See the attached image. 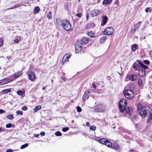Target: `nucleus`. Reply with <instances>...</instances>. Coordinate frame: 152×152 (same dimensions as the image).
Here are the masks:
<instances>
[{
    "mask_svg": "<svg viewBox=\"0 0 152 152\" xmlns=\"http://www.w3.org/2000/svg\"><path fill=\"white\" fill-rule=\"evenodd\" d=\"M150 109L148 107H142L137 109V113L142 118L146 117L147 115H149L150 113Z\"/></svg>",
    "mask_w": 152,
    "mask_h": 152,
    "instance_id": "obj_1",
    "label": "nucleus"
},
{
    "mask_svg": "<svg viewBox=\"0 0 152 152\" xmlns=\"http://www.w3.org/2000/svg\"><path fill=\"white\" fill-rule=\"evenodd\" d=\"M127 104V101L125 98H122L120 100L119 103V108L120 112L122 113L124 111Z\"/></svg>",
    "mask_w": 152,
    "mask_h": 152,
    "instance_id": "obj_2",
    "label": "nucleus"
},
{
    "mask_svg": "<svg viewBox=\"0 0 152 152\" xmlns=\"http://www.w3.org/2000/svg\"><path fill=\"white\" fill-rule=\"evenodd\" d=\"M125 97L129 99H131L134 96V94L133 92L129 89H125L123 91Z\"/></svg>",
    "mask_w": 152,
    "mask_h": 152,
    "instance_id": "obj_3",
    "label": "nucleus"
},
{
    "mask_svg": "<svg viewBox=\"0 0 152 152\" xmlns=\"http://www.w3.org/2000/svg\"><path fill=\"white\" fill-rule=\"evenodd\" d=\"M62 26L63 28L65 30L69 31L71 30V25L69 23V21L66 19L64 20L63 21Z\"/></svg>",
    "mask_w": 152,
    "mask_h": 152,
    "instance_id": "obj_4",
    "label": "nucleus"
},
{
    "mask_svg": "<svg viewBox=\"0 0 152 152\" xmlns=\"http://www.w3.org/2000/svg\"><path fill=\"white\" fill-rule=\"evenodd\" d=\"M99 142L100 143L106 145L108 147L111 148L112 147V143L110 141L105 138L100 139L99 140Z\"/></svg>",
    "mask_w": 152,
    "mask_h": 152,
    "instance_id": "obj_5",
    "label": "nucleus"
},
{
    "mask_svg": "<svg viewBox=\"0 0 152 152\" xmlns=\"http://www.w3.org/2000/svg\"><path fill=\"white\" fill-rule=\"evenodd\" d=\"M114 31V28L112 27H109L105 29L104 31V34L111 35Z\"/></svg>",
    "mask_w": 152,
    "mask_h": 152,
    "instance_id": "obj_6",
    "label": "nucleus"
},
{
    "mask_svg": "<svg viewBox=\"0 0 152 152\" xmlns=\"http://www.w3.org/2000/svg\"><path fill=\"white\" fill-rule=\"evenodd\" d=\"M12 79L10 78L9 76L0 80V86L12 82Z\"/></svg>",
    "mask_w": 152,
    "mask_h": 152,
    "instance_id": "obj_7",
    "label": "nucleus"
},
{
    "mask_svg": "<svg viewBox=\"0 0 152 152\" xmlns=\"http://www.w3.org/2000/svg\"><path fill=\"white\" fill-rule=\"evenodd\" d=\"M27 72L29 79L31 81H34L36 79L34 72L32 71H28Z\"/></svg>",
    "mask_w": 152,
    "mask_h": 152,
    "instance_id": "obj_8",
    "label": "nucleus"
},
{
    "mask_svg": "<svg viewBox=\"0 0 152 152\" xmlns=\"http://www.w3.org/2000/svg\"><path fill=\"white\" fill-rule=\"evenodd\" d=\"M82 45L80 44V41H77L75 46V50L76 53H78L82 50Z\"/></svg>",
    "mask_w": 152,
    "mask_h": 152,
    "instance_id": "obj_9",
    "label": "nucleus"
},
{
    "mask_svg": "<svg viewBox=\"0 0 152 152\" xmlns=\"http://www.w3.org/2000/svg\"><path fill=\"white\" fill-rule=\"evenodd\" d=\"M71 56V55L70 53H68L65 54L63 57L62 64H64L66 61L68 60Z\"/></svg>",
    "mask_w": 152,
    "mask_h": 152,
    "instance_id": "obj_10",
    "label": "nucleus"
},
{
    "mask_svg": "<svg viewBox=\"0 0 152 152\" xmlns=\"http://www.w3.org/2000/svg\"><path fill=\"white\" fill-rule=\"evenodd\" d=\"M100 11L97 9H94L90 12V15L92 17L97 16L99 15Z\"/></svg>",
    "mask_w": 152,
    "mask_h": 152,
    "instance_id": "obj_11",
    "label": "nucleus"
},
{
    "mask_svg": "<svg viewBox=\"0 0 152 152\" xmlns=\"http://www.w3.org/2000/svg\"><path fill=\"white\" fill-rule=\"evenodd\" d=\"M90 91L89 90H87L86 91L83 95V100H86V99H88V98L89 95H90Z\"/></svg>",
    "mask_w": 152,
    "mask_h": 152,
    "instance_id": "obj_12",
    "label": "nucleus"
},
{
    "mask_svg": "<svg viewBox=\"0 0 152 152\" xmlns=\"http://www.w3.org/2000/svg\"><path fill=\"white\" fill-rule=\"evenodd\" d=\"M89 39L87 37H84L80 42V44L83 45H85L87 43Z\"/></svg>",
    "mask_w": 152,
    "mask_h": 152,
    "instance_id": "obj_13",
    "label": "nucleus"
},
{
    "mask_svg": "<svg viewBox=\"0 0 152 152\" xmlns=\"http://www.w3.org/2000/svg\"><path fill=\"white\" fill-rule=\"evenodd\" d=\"M102 19L101 25V26H104L106 23L108 19L106 16L103 15L102 16Z\"/></svg>",
    "mask_w": 152,
    "mask_h": 152,
    "instance_id": "obj_14",
    "label": "nucleus"
},
{
    "mask_svg": "<svg viewBox=\"0 0 152 152\" xmlns=\"http://www.w3.org/2000/svg\"><path fill=\"white\" fill-rule=\"evenodd\" d=\"M137 77V75L134 74H131L129 76V79L131 81H135Z\"/></svg>",
    "mask_w": 152,
    "mask_h": 152,
    "instance_id": "obj_15",
    "label": "nucleus"
},
{
    "mask_svg": "<svg viewBox=\"0 0 152 152\" xmlns=\"http://www.w3.org/2000/svg\"><path fill=\"white\" fill-rule=\"evenodd\" d=\"M21 74H19L18 73H17L16 74H14V75L9 76V77L10 78V79L11 78L12 79V82L15 79L17 78Z\"/></svg>",
    "mask_w": 152,
    "mask_h": 152,
    "instance_id": "obj_16",
    "label": "nucleus"
},
{
    "mask_svg": "<svg viewBox=\"0 0 152 152\" xmlns=\"http://www.w3.org/2000/svg\"><path fill=\"white\" fill-rule=\"evenodd\" d=\"M145 71L144 69H140L138 72V75L140 77L145 76Z\"/></svg>",
    "mask_w": 152,
    "mask_h": 152,
    "instance_id": "obj_17",
    "label": "nucleus"
},
{
    "mask_svg": "<svg viewBox=\"0 0 152 152\" xmlns=\"http://www.w3.org/2000/svg\"><path fill=\"white\" fill-rule=\"evenodd\" d=\"M63 21H64V20H62L60 18H57L56 20L57 24L59 26H62Z\"/></svg>",
    "mask_w": 152,
    "mask_h": 152,
    "instance_id": "obj_18",
    "label": "nucleus"
},
{
    "mask_svg": "<svg viewBox=\"0 0 152 152\" xmlns=\"http://www.w3.org/2000/svg\"><path fill=\"white\" fill-rule=\"evenodd\" d=\"M137 61L139 63V65L141 66L140 67L143 68L142 69L145 70V69H148V67L147 66L144 65L142 62L138 60H137Z\"/></svg>",
    "mask_w": 152,
    "mask_h": 152,
    "instance_id": "obj_19",
    "label": "nucleus"
},
{
    "mask_svg": "<svg viewBox=\"0 0 152 152\" xmlns=\"http://www.w3.org/2000/svg\"><path fill=\"white\" fill-rule=\"evenodd\" d=\"M126 113L129 115L131 114L132 112V107H127L126 108H125V109Z\"/></svg>",
    "mask_w": 152,
    "mask_h": 152,
    "instance_id": "obj_20",
    "label": "nucleus"
},
{
    "mask_svg": "<svg viewBox=\"0 0 152 152\" xmlns=\"http://www.w3.org/2000/svg\"><path fill=\"white\" fill-rule=\"evenodd\" d=\"M140 66L139 64H136V63H134L132 66L133 68L136 70H140Z\"/></svg>",
    "mask_w": 152,
    "mask_h": 152,
    "instance_id": "obj_21",
    "label": "nucleus"
},
{
    "mask_svg": "<svg viewBox=\"0 0 152 152\" xmlns=\"http://www.w3.org/2000/svg\"><path fill=\"white\" fill-rule=\"evenodd\" d=\"M11 91V88H8L7 89H5L3 90L1 92V93L2 94H7L8 93L10 92Z\"/></svg>",
    "mask_w": 152,
    "mask_h": 152,
    "instance_id": "obj_22",
    "label": "nucleus"
},
{
    "mask_svg": "<svg viewBox=\"0 0 152 152\" xmlns=\"http://www.w3.org/2000/svg\"><path fill=\"white\" fill-rule=\"evenodd\" d=\"M136 29H137L134 26H132L130 30V32L131 33L134 34L136 31Z\"/></svg>",
    "mask_w": 152,
    "mask_h": 152,
    "instance_id": "obj_23",
    "label": "nucleus"
},
{
    "mask_svg": "<svg viewBox=\"0 0 152 152\" xmlns=\"http://www.w3.org/2000/svg\"><path fill=\"white\" fill-rule=\"evenodd\" d=\"M107 39L106 37L104 36L101 38L99 40V42L100 43H103Z\"/></svg>",
    "mask_w": 152,
    "mask_h": 152,
    "instance_id": "obj_24",
    "label": "nucleus"
},
{
    "mask_svg": "<svg viewBox=\"0 0 152 152\" xmlns=\"http://www.w3.org/2000/svg\"><path fill=\"white\" fill-rule=\"evenodd\" d=\"M147 122L148 123H152V112L150 115L149 117L148 118Z\"/></svg>",
    "mask_w": 152,
    "mask_h": 152,
    "instance_id": "obj_25",
    "label": "nucleus"
},
{
    "mask_svg": "<svg viewBox=\"0 0 152 152\" xmlns=\"http://www.w3.org/2000/svg\"><path fill=\"white\" fill-rule=\"evenodd\" d=\"M112 2V0H104L102 2L103 5L108 4L111 3Z\"/></svg>",
    "mask_w": 152,
    "mask_h": 152,
    "instance_id": "obj_26",
    "label": "nucleus"
},
{
    "mask_svg": "<svg viewBox=\"0 0 152 152\" xmlns=\"http://www.w3.org/2000/svg\"><path fill=\"white\" fill-rule=\"evenodd\" d=\"M40 10L39 7L38 6H36L34 8V13L36 14L38 13Z\"/></svg>",
    "mask_w": 152,
    "mask_h": 152,
    "instance_id": "obj_27",
    "label": "nucleus"
},
{
    "mask_svg": "<svg viewBox=\"0 0 152 152\" xmlns=\"http://www.w3.org/2000/svg\"><path fill=\"white\" fill-rule=\"evenodd\" d=\"M95 26V24L93 22H90L88 23L86 26V28H89L91 27H93Z\"/></svg>",
    "mask_w": 152,
    "mask_h": 152,
    "instance_id": "obj_28",
    "label": "nucleus"
},
{
    "mask_svg": "<svg viewBox=\"0 0 152 152\" xmlns=\"http://www.w3.org/2000/svg\"><path fill=\"white\" fill-rule=\"evenodd\" d=\"M142 22L140 21L133 25V26L137 29H138L140 26Z\"/></svg>",
    "mask_w": 152,
    "mask_h": 152,
    "instance_id": "obj_29",
    "label": "nucleus"
},
{
    "mask_svg": "<svg viewBox=\"0 0 152 152\" xmlns=\"http://www.w3.org/2000/svg\"><path fill=\"white\" fill-rule=\"evenodd\" d=\"M17 93L18 94L20 95H23L25 94V91H20V90H18L17 91Z\"/></svg>",
    "mask_w": 152,
    "mask_h": 152,
    "instance_id": "obj_30",
    "label": "nucleus"
},
{
    "mask_svg": "<svg viewBox=\"0 0 152 152\" xmlns=\"http://www.w3.org/2000/svg\"><path fill=\"white\" fill-rule=\"evenodd\" d=\"M6 127L8 128L12 127L14 128L15 127V125L14 124H12L11 123H9L6 125Z\"/></svg>",
    "mask_w": 152,
    "mask_h": 152,
    "instance_id": "obj_31",
    "label": "nucleus"
},
{
    "mask_svg": "<svg viewBox=\"0 0 152 152\" xmlns=\"http://www.w3.org/2000/svg\"><path fill=\"white\" fill-rule=\"evenodd\" d=\"M94 111L96 112H101L102 111V110L101 108L98 107H96Z\"/></svg>",
    "mask_w": 152,
    "mask_h": 152,
    "instance_id": "obj_32",
    "label": "nucleus"
},
{
    "mask_svg": "<svg viewBox=\"0 0 152 152\" xmlns=\"http://www.w3.org/2000/svg\"><path fill=\"white\" fill-rule=\"evenodd\" d=\"M137 45L136 44H133L132 46V50L133 51H134L136 50L137 49Z\"/></svg>",
    "mask_w": 152,
    "mask_h": 152,
    "instance_id": "obj_33",
    "label": "nucleus"
},
{
    "mask_svg": "<svg viewBox=\"0 0 152 152\" xmlns=\"http://www.w3.org/2000/svg\"><path fill=\"white\" fill-rule=\"evenodd\" d=\"M41 108V106L40 105H38L36 106L35 108L34 109V110L35 112H37L38 110H40Z\"/></svg>",
    "mask_w": 152,
    "mask_h": 152,
    "instance_id": "obj_34",
    "label": "nucleus"
},
{
    "mask_svg": "<svg viewBox=\"0 0 152 152\" xmlns=\"http://www.w3.org/2000/svg\"><path fill=\"white\" fill-rule=\"evenodd\" d=\"M88 35L91 37H94V34L92 31H90L88 33Z\"/></svg>",
    "mask_w": 152,
    "mask_h": 152,
    "instance_id": "obj_35",
    "label": "nucleus"
},
{
    "mask_svg": "<svg viewBox=\"0 0 152 152\" xmlns=\"http://www.w3.org/2000/svg\"><path fill=\"white\" fill-rule=\"evenodd\" d=\"M52 12H49L48 13L47 15V17L49 19H51L52 18V15H51Z\"/></svg>",
    "mask_w": 152,
    "mask_h": 152,
    "instance_id": "obj_36",
    "label": "nucleus"
},
{
    "mask_svg": "<svg viewBox=\"0 0 152 152\" xmlns=\"http://www.w3.org/2000/svg\"><path fill=\"white\" fill-rule=\"evenodd\" d=\"M28 143H25L23 145H22L20 147V148L21 149H24L26 147H28Z\"/></svg>",
    "mask_w": 152,
    "mask_h": 152,
    "instance_id": "obj_37",
    "label": "nucleus"
},
{
    "mask_svg": "<svg viewBox=\"0 0 152 152\" xmlns=\"http://www.w3.org/2000/svg\"><path fill=\"white\" fill-rule=\"evenodd\" d=\"M137 82L139 86H141L142 85V80L140 78L139 79Z\"/></svg>",
    "mask_w": 152,
    "mask_h": 152,
    "instance_id": "obj_38",
    "label": "nucleus"
},
{
    "mask_svg": "<svg viewBox=\"0 0 152 152\" xmlns=\"http://www.w3.org/2000/svg\"><path fill=\"white\" fill-rule=\"evenodd\" d=\"M112 147L113 148L116 149L118 148V146L117 144L115 143L113 145H112Z\"/></svg>",
    "mask_w": 152,
    "mask_h": 152,
    "instance_id": "obj_39",
    "label": "nucleus"
},
{
    "mask_svg": "<svg viewBox=\"0 0 152 152\" xmlns=\"http://www.w3.org/2000/svg\"><path fill=\"white\" fill-rule=\"evenodd\" d=\"M56 135L57 136H60L61 135V133L59 131H58L55 133Z\"/></svg>",
    "mask_w": 152,
    "mask_h": 152,
    "instance_id": "obj_40",
    "label": "nucleus"
},
{
    "mask_svg": "<svg viewBox=\"0 0 152 152\" xmlns=\"http://www.w3.org/2000/svg\"><path fill=\"white\" fill-rule=\"evenodd\" d=\"M89 129L91 130L95 131L96 130V127L94 126H91L90 127Z\"/></svg>",
    "mask_w": 152,
    "mask_h": 152,
    "instance_id": "obj_41",
    "label": "nucleus"
},
{
    "mask_svg": "<svg viewBox=\"0 0 152 152\" xmlns=\"http://www.w3.org/2000/svg\"><path fill=\"white\" fill-rule=\"evenodd\" d=\"M7 118L10 119V120H12V119L14 117L12 115H9L7 116Z\"/></svg>",
    "mask_w": 152,
    "mask_h": 152,
    "instance_id": "obj_42",
    "label": "nucleus"
},
{
    "mask_svg": "<svg viewBox=\"0 0 152 152\" xmlns=\"http://www.w3.org/2000/svg\"><path fill=\"white\" fill-rule=\"evenodd\" d=\"M19 6L18 5V4H16L15 6H13L12 7H11V8H8L7 10H9L13 9L17 7H18Z\"/></svg>",
    "mask_w": 152,
    "mask_h": 152,
    "instance_id": "obj_43",
    "label": "nucleus"
},
{
    "mask_svg": "<svg viewBox=\"0 0 152 152\" xmlns=\"http://www.w3.org/2000/svg\"><path fill=\"white\" fill-rule=\"evenodd\" d=\"M69 130V128L68 127H64L62 129V130L64 132H66Z\"/></svg>",
    "mask_w": 152,
    "mask_h": 152,
    "instance_id": "obj_44",
    "label": "nucleus"
},
{
    "mask_svg": "<svg viewBox=\"0 0 152 152\" xmlns=\"http://www.w3.org/2000/svg\"><path fill=\"white\" fill-rule=\"evenodd\" d=\"M16 113L17 115H22L23 114V112L20 110H17L16 111Z\"/></svg>",
    "mask_w": 152,
    "mask_h": 152,
    "instance_id": "obj_45",
    "label": "nucleus"
},
{
    "mask_svg": "<svg viewBox=\"0 0 152 152\" xmlns=\"http://www.w3.org/2000/svg\"><path fill=\"white\" fill-rule=\"evenodd\" d=\"M77 111L79 113L80 112L82 111V109L81 108L78 106L77 107Z\"/></svg>",
    "mask_w": 152,
    "mask_h": 152,
    "instance_id": "obj_46",
    "label": "nucleus"
},
{
    "mask_svg": "<svg viewBox=\"0 0 152 152\" xmlns=\"http://www.w3.org/2000/svg\"><path fill=\"white\" fill-rule=\"evenodd\" d=\"M143 63L147 65L149 64L150 63L149 61L148 60H144L143 61Z\"/></svg>",
    "mask_w": 152,
    "mask_h": 152,
    "instance_id": "obj_47",
    "label": "nucleus"
},
{
    "mask_svg": "<svg viewBox=\"0 0 152 152\" xmlns=\"http://www.w3.org/2000/svg\"><path fill=\"white\" fill-rule=\"evenodd\" d=\"M21 109L23 110L26 111L27 110L28 108L26 106H24L22 107Z\"/></svg>",
    "mask_w": 152,
    "mask_h": 152,
    "instance_id": "obj_48",
    "label": "nucleus"
},
{
    "mask_svg": "<svg viewBox=\"0 0 152 152\" xmlns=\"http://www.w3.org/2000/svg\"><path fill=\"white\" fill-rule=\"evenodd\" d=\"M3 44V39L1 38H0V46H2Z\"/></svg>",
    "mask_w": 152,
    "mask_h": 152,
    "instance_id": "obj_49",
    "label": "nucleus"
},
{
    "mask_svg": "<svg viewBox=\"0 0 152 152\" xmlns=\"http://www.w3.org/2000/svg\"><path fill=\"white\" fill-rule=\"evenodd\" d=\"M92 87L94 89H96V86L94 83H93L91 85Z\"/></svg>",
    "mask_w": 152,
    "mask_h": 152,
    "instance_id": "obj_50",
    "label": "nucleus"
},
{
    "mask_svg": "<svg viewBox=\"0 0 152 152\" xmlns=\"http://www.w3.org/2000/svg\"><path fill=\"white\" fill-rule=\"evenodd\" d=\"M76 16L80 18L82 16V14L81 13H79L76 14Z\"/></svg>",
    "mask_w": 152,
    "mask_h": 152,
    "instance_id": "obj_51",
    "label": "nucleus"
},
{
    "mask_svg": "<svg viewBox=\"0 0 152 152\" xmlns=\"http://www.w3.org/2000/svg\"><path fill=\"white\" fill-rule=\"evenodd\" d=\"M5 111L4 110L0 109V114H2L4 113H5Z\"/></svg>",
    "mask_w": 152,
    "mask_h": 152,
    "instance_id": "obj_52",
    "label": "nucleus"
},
{
    "mask_svg": "<svg viewBox=\"0 0 152 152\" xmlns=\"http://www.w3.org/2000/svg\"><path fill=\"white\" fill-rule=\"evenodd\" d=\"M12 151H13L12 149H8L6 150V152H12Z\"/></svg>",
    "mask_w": 152,
    "mask_h": 152,
    "instance_id": "obj_53",
    "label": "nucleus"
},
{
    "mask_svg": "<svg viewBox=\"0 0 152 152\" xmlns=\"http://www.w3.org/2000/svg\"><path fill=\"white\" fill-rule=\"evenodd\" d=\"M13 41L15 43H18L19 42V40L18 39H14L13 40Z\"/></svg>",
    "mask_w": 152,
    "mask_h": 152,
    "instance_id": "obj_54",
    "label": "nucleus"
},
{
    "mask_svg": "<svg viewBox=\"0 0 152 152\" xmlns=\"http://www.w3.org/2000/svg\"><path fill=\"white\" fill-rule=\"evenodd\" d=\"M40 134L42 136H44L45 135V133L44 132H40Z\"/></svg>",
    "mask_w": 152,
    "mask_h": 152,
    "instance_id": "obj_55",
    "label": "nucleus"
},
{
    "mask_svg": "<svg viewBox=\"0 0 152 152\" xmlns=\"http://www.w3.org/2000/svg\"><path fill=\"white\" fill-rule=\"evenodd\" d=\"M61 79L63 80L64 81H66L67 80V79L64 77H62Z\"/></svg>",
    "mask_w": 152,
    "mask_h": 152,
    "instance_id": "obj_56",
    "label": "nucleus"
},
{
    "mask_svg": "<svg viewBox=\"0 0 152 152\" xmlns=\"http://www.w3.org/2000/svg\"><path fill=\"white\" fill-rule=\"evenodd\" d=\"M89 15L88 13H87L86 15V19L87 20H88V19L89 18Z\"/></svg>",
    "mask_w": 152,
    "mask_h": 152,
    "instance_id": "obj_57",
    "label": "nucleus"
},
{
    "mask_svg": "<svg viewBox=\"0 0 152 152\" xmlns=\"http://www.w3.org/2000/svg\"><path fill=\"white\" fill-rule=\"evenodd\" d=\"M149 7H147V8L145 9V12H148V11H149Z\"/></svg>",
    "mask_w": 152,
    "mask_h": 152,
    "instance_id": "obj_58",
    "label": "nucleus"
},
{
    "mask_svg": "<svg viewBox=\"0 0 152 152\" xmlns=\"http://www.w3.org/2000/svg\"><path fill=\"white\" fill-rule=\"evenodd\" d=\"M64 7L66 10L68 9V6L67 5H64Z\"/></svg>",
    "mask_w": 152,
    "mask_h": 152,
    "instance_id": "obj_59",
    "label": "nucleus"
},
{
    "mask_svg": "<svg viewBox=\"0 0 152 152\" xmlns=\"http://www.w3.org/2000/svg\"><path fill=\"white\" fill-rule=\"evenodd\" d=\"M39 136V134H37L34 135V137H38Z\"/></svg>",
    "mask_w": 152,
    "mask_h": 152,
    "instance_id": "obj_60",
    "label": "nucleus"
},
{
    "mask_svg": "<svg viewBox=\"0 0 152 152\" xmlns=\"http://www.w3.org/2000/svg\"><path fill=\"white\" fill-rule=\"evenodd\" d=\"M86 125L87 126H89L90 125V123L88 122H87L86 123Z\"/></svg>",
    "mask_w": 152,
    "mask_h": 152,
    "instance_id": "obj_61",
    "label": "nucleus"
},
{
    "mask_svg": "<svg viewBox=\"0 0 152 152\" xmlns=\"http://www.w3.org/2000/svg\"><path fill=\"white\" fill-rule=\"evenodd\" d=\"M4 131V130H3L0 127V133L1 132H3Z\"/></svg>",
    "mask_w": 152,
    "mask_h": 152,
    "instance_id": "obj_62",
    "label": "nucleus"
},
{
    "mask_svg": "<svg viewBox=\"0 0 152 152\" xmlns=\"http://www.w3.org/2000/svg\"><path fill=\"white\" fill-rule=\"evenodd\" d=\"M46 88V87L44 86L42 87V90H44Z\"/></svg>",
    "mask_w": 152,
    "mask_h": 152,
    "instance_id": "obj_63",
    "label": "nucleus"
},
{
    "mask_svg": "<svg viewBox=\"0 0 152 152\" xmlns=\"http://www.w3.org/2000/svg\"><path fill=\"white\" fill-rule=\"evenodd\" d=\"M135 150H131V152H135Z\"/></svg>",
    "mask_w": 152,
    "mask_h": 152,
    "instance_id": "obj_64",
    "label": "nucleus"
}]
</instances>
